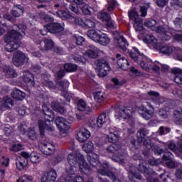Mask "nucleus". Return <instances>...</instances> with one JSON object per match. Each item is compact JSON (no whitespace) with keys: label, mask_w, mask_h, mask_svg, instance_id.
<instances>
[{"label":"nucleus","mask_w":182,"mask_h":182,"mask_svg":"<svg viewBox=\"0 0 182 182\" xmlns=\"http://www.w3.org/2000/svg\"><path fill=\"white\" fill-rule=\"evenodd\" d=\"M68 166L66 168V173L68 177L65 178V181L73 182V179L71 176L76 174L77 171V167H80V171L84 174H90L92 168L85 161V157L81 154L71 153L68 156Z\"/></svg>","instance_id":"f257e3e1"},{"label":"nucleus","mask_w":182,"mask_h":182,"mask_svg":"<svg viewBox=\"0 0 182 182\" xmlns=\"http://www.w3.org/2000/svg\"><path fill=\"white\" fill-rule=\"evenodd\" d=\"M17 28L18 31L12 29L9 31L4 37V42L6 45V50L7 52H15L19 46H21L20 40L25 36L26 31V26L24 24H19Z\"/></svg>","instance_id":"f03ea898"},{"label":"nucleus","mask_w":182,"mask_h":182,"mask_svg":"<svg viewBox=\"0 0 182 182\" xmlns=\"http://www.w3.org/2000/svg\"><path fill=\"white\" fill-rule=\"evenodd\" d=\"M106 123H110V119L109 116L105 112L102 113L97 119H92L90 121V127L98 130V129H102L104 124Z\"/></svg>","instance_id":"7ed1b4c3"},{"label":"nucleus","mask_w":182,"mask_h":182,"mask_svg":"<svg viewBox=\"0 0 182 182\" xmlns=\"http://www.w3.org/2000/svg\"><path fill=\"white\" fill-rule=\"evenodd\" d=\"M154 32L161 35V38L163 41H170L171 39V35H174V29L169 28L167 26L159 25L156 26Z\"/></svg>","instance_id":"20e7f679"},{"label":"nucleus","mask_w":182,"mask_h":182,"mask_svg":"<svg viewBox=\"0 0 182 182\" xmlns=\"http://www.w3.org/2000/svg\"><path fill=\"white\" fill-rule=\"evenodd\" d=\"M122 149V146L119 144H112L105 149V152L107 154H112V159L114 161H121V163H124V157L122 155L119 156L116 153Z\"/></svg>","instance_id":"39448f33"},{"label":"nucleus","mask_w":182,"mask_h":182,"mask_svg":"<svg viewBox=\"0 0 182 182\" xmlns=\"http://www.w3.org/2000/svg\"><path fill=\"white\" fill-rule=\"evenodd\" d=\"M95 63L98 69V75L100 77H105V76H107V73L110 71V65H109V62L105 59H98L95 60Z\"/></svg>","instance_id":"423d86ee"},{"label":"nucleus","mask_w":182,"mask_h":182,"mask_svg":"<svg viewBox=\"0 0 182 182\" xmlns=\"http://www.w3.org/2000/svg\"><path fill=\"white\" fill-rule=\"evenodd\" d=\"M129 19L134 21V28L136 31H143V20L140 18L136 10H132L129 14Z\"/></svg>","instance_id":"0eeeda50"},{"label":"nucleus","mask_w":182,"mask_h":182,"mask_svg":"<svg viewBox=\"0 0 182 182\" xmlns=\"http://www.w3.org/2000/svg\"><path fill=\"white\" fill-rule=\"evenodd\" d=\"M55 124L60 133H66L70 129V122L61 117H56Z\"/></svg>","instance_id":"6e6552de"},{"label":"nucleus","mask_w":182,"mask_h":182,"mask_svg":"<svg viewBox=\"0 0 182 182\" xmlns=\"http://www.w3.org/2000/svg\"><path fill=\"white\" fill-rule=\"evenodd\" d=\"M29 159V153L22 151L21 152V156L16 159V164L18 170H23L28 164V159Z\"/></svg>","instance_id":"1a4fd4ad"},{"label":"nucleus","mask_w":182,"mask_h":182,"mask_svg":"<svg viewBox=\"0 0 182 182\" xmlns=\"http://www.w3.org/2000/svg\"><path fill=\"white\" fill-rule=\"evenodd\" d=\"M26 59V55L21 51H17L14 53L13 57V63L17 68L23 66L25 65V60Z\"/></svg>","instance_id":"9d476101"},{"label":"nucleus","mask_w":182,"mask_h":182,"mask_svg":"<svg viewBox=\"0 0 182 182\" xmlns=\"http://www.w3.org/2000/svg\"><path fill=\"white\" fill-rule=\"evenodd\" d=\"M41 153L46 156H52L55 153V146L49 142L43 143L41 145Z\"/></svg>","instance_id":"9b49d317"},{"label":"nucleus","mask_w":182,"mask_h":182,"mask_svg":"<svg viewBox=\"0 0 182 182\" xmlns=\"http://www.w3.org/2000/svg\"><path fill=\"white\" fill-rule=\"evenodd\" d=\"M44 28L50 33H59V32H62L64 29L63 26L58 23H48L45 25Z\"/></svg>","instance_id":"f8f14e48"},{"label":"nucleus","mask_w":182,"mask_h":182,"mask_svg":"<svg viewBox=\"0 0 182 182\" xmlns=\"http://www.w3.org/2000/svg\"><path fill=\"white\" fill-rule=\"evenodd\" d=\"M173 154L171 152H166L163 156V161H166V166L168 168H176L178 164L172 159Z\"/></svg>","instance_id":"ddd939ff"},{"label":"nucleus","mask_w":182,"mask_h":182,"mask_svg":"<svg viewBox=\"0 0 182 182\" xmlns=\"http://www.w3.org/2000/svg\"><path fill=\"white\" fill-rule=\"evenodd\" d=\"M90 137V132L86 128H82L77 134V139L80 143H85Z\"/></svg>","instance_id":"4468645a"},{"label":"nucleus","mask_w":182,"mask_h":182,"mask_svg":"<svg viewBox=\"0 0 182 182\" xmlns=\"http://www.w3.org/2000/svg\"><path fill=\"white\" fill-rule=\"evenodd\" d=\"M75 23L85 28H95L96 26L95 21L89 18L83 20L82 18H77L75 19Z\"/></svg>","instance_id":"2eb2a0df"},{"label":"nucleus","mask_w":182,"mask_h":182,"mask_svg":"<svg viewBox=\"0 0 182 182\" xmlns=\"http://www.w3.org/2000/svg\"><path fill=\"white\" fill-rule=\"evenodd\" d=\"M129 56L134 62H136V63H139L141 59H144L146 60V57L143 55H141L139 52V49H137L136 47H134L132 50H131L129 53Z\"/></svg>","instance_id":"dca6fc26"},{"label":"nucleus","mask_w":182,"mask_h":182,"mask_svg":"<svg viewBox=\"0 0 182 182\" xmlns=\"http://www.w3.org/2000/svg\"><path fill=\"white\" fill-rule=\"evenodd\" d=\"M56 177H58L56 171L51 169L42 176L41 182H55Z\"/></svg>","instance_id":"f3484780"},{"label":"nucleus","mask_w":182,"mask_h":182,"mask_svg":"<svg viewBox=\"0 0 182 182\" xmlns=\"http://www.w3.org/2000/svg\"><path fill=\"white\" fill-rule=\"evenodd\" d=\"M144 146H145L148 150H153L155 154H161V153H163V149H161L160 146L151 143L150 140H145L144 141Z\"/></svg>","instance_id":"a211bd4d"},{"label":"nucleus","mask_w":182,"mask_h":182,"mask_svg":"<svg viewBox=\"0 0 182 182\" xmlns=\"http://www.w3.org/2000/svg\"><path fill=\"white\" fill-rule=\"evenodd\" d=\"M117 65L120 69L122 70H129V61L126 58L122 57V55L117 54Z\"/></svg>","instance_id":"6ab92c4d"},{"label":"nucleus","mask_w":182,"mask_h":182,"mask_svg":"<svg viewBox=\"0 0 182 182\" xmlns=\"http://www.w3.org/2000/svg\"><path fill=\"white\" fill-rule=\"evenodd\" d=\"M109 170V164H105L104 165V168H100L98 170V173L101 176H107L111 180L114 181L116 180V175L112 171H108Z\"/></svg>","instance_id":"aec40b11"},{"label":"nucleus","mask_w":182,"mask_h":182,"mask_svg":"<svg viewBox=\"0 0 182 182\" xmlns=\"http://www.w3.org/2000/svg\"><path fill=\"white\" fill-rule=\"evenodd\" d=\"M42 111L43 114H45L46 121L48 122H53V119L55 118V114H53V112H52V109L48 107L46 105H43L42 106Z\"/></svg>","instance_id":"412c9836"},{"label":"nucleus","mask_w":182,"mask_h":182,"mask_svg":"<svg viewBox=\"0 0 182 182\" xmlns=\"http://www.w3.org/2000/svg\"><path fill=\"white\" fill-rule=\"evenodd\" d=\"M116 116H119V117H122V119H128L130 117V113L132 111L127 109V107H122V108H117L115 109Z\"/></svg>","instance_id":"4be33fe9"},{"label":"nucleus","mask_w":182,"mask_h":182,"mask_svg":"<svg viewBox=\"0 0 182 182\" xmlns=\"http://www.w3.org/2000/svg\"><path fill=\"white\" fill-rule=\"evenodd\" d=\"M56 85L59 90L65 93L64 97H66L68 96V87H69V82L67 80L62 81L60 80H57Z\"/></svg>","instance_id":"5701e85b"},{"label":"nucleus","mask_w":182,"mask_h":182,"mask_svg":"<svg viewBox=\"0 0 182 182\" xmlns=\"http://www.w3.org/2000/svg\"><path fill=\"white\" fill-rule=\"evenodd\" d=\"M87 159L92 167H97V166H100L98 154L93 153L89 154L87 156Z\"/></svg>","instance_id":"b1692460"},{"label":"nucleus","mask_w":182,"mask_h":182,"mask_svg":"<svg viewBox=\"0 0 182 182\" xmlns=\"http://www.w3.org/2000/svg\"><path fill=\"white\" fill-rule=\"evenodd\" d=\"M38 127L40 130V134L41 136H45V130H48V132H53V128L52 126L46 124V122L43 120L38 121Z\"/></svg>","instance_id":"393cba45"},{"label":"nucleus","mask_w":182,"mask_h":182,"mask_svg":"<svg viewBox=\"0 0 182 182\" xmlns=\"http://www.w3.org/2000/svg\"><path fill=\"white\" fill-rule=\"evenodd\" d=\"M144 42L148 45H152L155 49H159L160 43H157V38L153 35H147L144 38Z\"/></svg>","instance_id":"a878e982"},{"label":"nucleus","mask_w":182,"mask_h":182,"mask_svg":"<svg viewBox=\"0 0 182 182\" xmlns=\"http://www.w3.org/2000/svg\"><path fill=\"white\" fill-rule=\"evenodd\" d=\"M148 99L151 101L154 105H160V94L155 91H149L148 92Z\"/></svg>","instance_id":"bb28decb"},{"label":"nucleus","mask_w":182,"mask_h":182,"mask_svg":"<svg viewBox=\"0 0 182 182\" xmlns=\"http://www.w3.org/2000/svg\"><path fill=\"white\" fill-rule=\"evenodd\" d=\"M139 113L145 120H150L153 117V112L146 109L144 106L140 107L138 109Z\"/></svg>","instance_id":"cd10ccee"},{"label":"nucleus","mask_w":182,"mask_h":182,"mask_svg":"<svg viewBox=\"0 0 182 182\" xmlns=\"http://www.w3.org/2000/svg\"><path fill=\"white\" fill-rule=\"evenodd\" d=\"M171 73L175 75L174 82L178 85H182V70L175 68L171 70Z\"/></svg>","instance_id":"c85d7f7f"},{"label":"nucleus","mask_w":182,"mask_h":182,"mask_svg":"<svg viewBox=\"0 0 182 182\" xmlns=\"http://www.w3.org/2000/svg\"><path fill=\"white\" fill-rule=\"evenodd\" d=\"M23 7L21 5H15L11 11V14L14 18H19L23 14Z\"/></svg>","instance_id":"c756f323"},{"label":"nucleus","mask_w":182,"mask_h":182,"mask_svg":"<svg viewBox=\"0 0 182 182\" xmlns=\"http://www.w3.org/2000/svg\"><path fill=\"white\" fill-rule=\"evenodd\" d=\"M26 97V94L21 90L15 88L11 92V97L16 100H23Z\"/></svg>","instance_id":"7c9ffc66"},{"label":"nucleus","mask_w":182,"mask_h":182,"mask_svg":"<svg viewBox=\"0 0 182 182\" xmlns=\"http://www.w3.org/2000/svg\"><path fill=\"white\" fill-rule=\"evenodd\" d=\"M108 141L109 143H116V141H119V135H117V132L113 129H109V134L107 135Z\"/></svg>","instance_id":"2f4dec72"},{"label":"nucleus","mask_w":182,"mask_h":182,"mask_svg":"<svg viewBox=\"0 0 182 182\" xmlns=\"http://www.w3.org/2000/svg\"><path fill=\"white\" fill-rule=\"evenodd\" d=\"M41 50H50L55 45L53 41L50 39H46L41 43Z\"/></svg>","instance_id":"473e14b6"},{"label":"nucleus","mask_w":182,"mask_h":182,"mask_svg":"<svg viewBox=\"0 0 182 182\" xmlns=\"http://www.w3.org/2000/svg\"><path fill=\"white\" fill-rule=\"evenodd\" d=\"M149 134V130L147 129H140L137 134L136 136L138 137V141L139 143H143V141H146V136H147Z\"/></svg>","instance_id":"72a5a7b5"},{"label":"nucleus","mask_w":182,"mask_h":182,"mask_svg":"<svg viewBox=\"0 0 182 182\" xmlns=\"http://www.w3.org/2000/svg\"><path fill=\"white\" fill-rule=\"evenodd\" d=\"M161 53L164 55H171V53H174V49L176 47L168 46H161L159 44V47L158 48Z\"/></svg>","instance_id":"f704fd0d"},{"label":"nucleus","mask_w":182,"mask_h":182,"mask_svg":"<svg viewBox=\"0 0 182 182\" xmlns=\"http://www.w3.org/2000/svg\"><path fill=\"white\" fill-rule=\"evenodd\" d=\"M138 63H139L141 68H142V69L146 72H149V70H151V61L150 60H147L146 57L145 60L141 59Z\"/></svg>","instance_id":"c9c22d12"},{"label":"nucleus","mask_w":182,"mask_h":182,"mask_svg":"<svg viewBox=\"0 0 182 182\" xmlns=\"http://www.w3.org/2000/svg\"><path fill=\"white\" fill-rule=\"evenodd\" d=\"M11 106H14V100H12L9 97H4L3 98V102L0 101V110H1L2 107L9 109Z\"/></svg>","instance_id":"e433bc0d"},{"label":"nucleus","mask_w":182,"mask_h":182,"mask_svg":"<svg viewBox=\"0 0 182 182\" xmlns=\"http://www.w3.org/2000/svg\"><path fill=\"white\" fill-rule=\"evenodd\" d=\"M97 43L102 45V46H106L110 43V38L107 36V34H101L100 37H98V40Z\"/></svg>","instance_id":"4c0bfd02"},{"label":"nucleus","mask_w":182,"mask_h":182,"mask_svg":"<svg viewBox=\"0 0 182 182\" xmlns=\"http://www.w3.org/2000/svg\"><path fill=\"white\" fill-rule=\"evenodd\" d=\"M85 53L87 56L91 58L92 59H96L97 58H99V49L93 46H92L91 49L86 51Z\"/></svg>","instance_id":"58836bf2"},{"label":"nucleus","mask_w":182,"mask_h":182,"mask_svg":"<svg viewBox=\"0 0 182 182\" xmlns=\"http://www.w3.org/2000/svg\"><path fill=\"white\" fill-rule=\"evenodd\" d=\"M144 25L146 28H149V29L154 31L157 26V21L153 18H149L144 21Z\"/></svg>","instance_id":"ea45409f"},{"label":"nucleus","mask_w":182,"mask_h":182,"mask_svg":"<svg viewBox=\"0 0 182 182\" xmlns=\"http://www.w3.org/2000/svg\"><path fill=\"white\" fill-rule=\"evenodd\" d=\"M118 46L122 49V50L124 51L126 49H127V46H129V43H127V40L123 37V36H121L118 39Z\"/></svg>","instance_id":"a19ab883"},{"label":"nucleus","mask_w":182,"mask_h":182,"mask_svg":"<svg viewBox=\"0 0 182 182\" xmlns=\"http://www.w3.org/2000/svg\"><path fill=\"white\" fill-rule=\"evenodd\" d=\"M87 36L88 38H90V39L94 41V42H97L100 34H99V33L95 30H90L87 32Z\"/></svg>","instance_id":"79ce46f5"},{"label":"nucleus","mask_w":182,"mask_h":182,"mask_svg":"<svg viewBox=\"0 0 182 182\" xmlns=\"http://www.w3.org/2000/svg\"><path fill=\"white\" fill-rule=\"evenodd\" d=\"M78 110L80 112H89L90 110V107L87 106V104L83 100H80L77 102Z\"/></svg>","instance_id":"37998d69"},{"label":"nucleus","mask_w":182,"mask_h":182,"mask_svg":"<svg viewBox=\"0 0 182 182\" xmlns=\"http://www.w3.org/2000/svg\"><path fill=\"white\" fill-rule=\"evenodd\" d=\"M4 73L7 77H16V76H18L16 71H15L14 68H11L9 67H5Z\"/></svg>","instance_id":"c03bdc74"},{"label":"nucleus","mask_w":182,"mask_h":182,"mask_svg":"<svg viewBox=\"0 0 182 182\" xmlns=\"http://www.w3.org/2000/svg\"><path fill=\"white\" fill-rule=\"evenodd\" d=\"M139 171L143 174H147L149 173V168H147V162L141 160L139 164Z\"/></svg>","instance_id":"a18cd8bd"},{"label":"nucleus","mask_w":182,"mask_h":182,"mask_svg":"<svg viewBox=\"0 0 182 182\" xmlns=\"http://www.w3.org/2000/svg\"><path fill=\"white\" fill-rule=\"evenodd\" d=\"M173 114L177 124H182V108L176 109Z\"/></svg>","instance_id":"49530a36"},{"label":"nucleus","mask_w":182,"mask_h":182,"mask_svg":"<svg viewBox=\"0 0 182 182\" xmlns=\"http://www.w3.org/2000/svg\"><path fill=\"white\" fill-rule=\"evenodd\" d=\"M99 19L102 20V22L110 21V14L106 13L105 11H99L97 14Z\"/></svg>","instance_id":"de8ad7c7"},{"label":"nucleus","mask_w":182,"mask_h":182,"mask_svg":"<svg viewBox=\"0 0 182 182\" xmlns=\"http://www.w3.org/2000/svg\"><path fill=\"white\" fill-rule=\"evenodd\" d=\"M94 99L97 103H102L105 101V92L100 91L95 92Z\"/></svg>","instance_id":"09e8293b"},{"label":"nucleus","mask_w":182,"mask_h":182,"mask_svg":"<svg viewBox=\"0 0 182 182\" xmlns=\"http://www.w3.org/2000/svg\"><path fill=\"white\" fill-rule=\"evenodd\" d=\"M173 58L176 60H182V50L178 47H175L173 50Z\"/></svg>","instance_id":"8fccbe9b"},{"label":"nucleus","mask_w":182,"mask_h":182,"mask_svg":"<svg viewBox=\"0 0 182 182\" xmlns=\"http://www.w3.org/2000/svg\"><path fill=\"white\" fill-rule=\"evenodd\" d=\"M94 147L95 145L93 144V143L92 141H89L84 144L82 149L84 151H85L86 153H90L93 151Z\"/></svg>","instance_id":"3c124183"},{"label":"nucleus","mask_w":182,"mask_h":182,"mask_svg":"<svg viewBox=\"0 0 182 182\" xmlns=\"http://www.w3.org/2000/svg\"><path fill=\"white\" fill-rule=\"evenodd\" d=\"M29 159L33 164L39 163V161H41V157L36 152H33L31 154V155L29 154Z\"/></svg>","instance_id":"603ef678"},{"label":"nucleus","mask_w":182,"mask_h":182,"mask_svg":"<svg viewBox=\"0 0 182 182\" xmlns=\"http://www.w3.org/2000/svg\"><path fill=\"white\" fill-rule=\"evenodd\" d=\"M64 69L66 70V72H75V70L77 69V66L75 64L66 63L64 65Z\"/></svg>","instance_id":"864d4df0"},{"label":"nucleus","mask_w":182,"mask_h":182,"mask_svg":"<svg viewBox=\"0 0 182 182\" xmlns=\"http://www.w3.org/2000/svg\"><path fill=\"white\" fill-rule=\"evenodd\" d=\"M23 80L26 83H33L34 80L33 75L29 72H26L24 75Z\"/></svg>","instance_id":"5fc2aeb1"},{"label":"nucleus","mask_w":182,"mask_h":182,"mask_svg":"<svg viewBox=\"0 0 182 182\" xmlns=\"http://www.w3.org/2000/svg\"><path fill=\"white\" fill-rule=\"evenodd\" d=\"M107 11L112 12V11H114V8H116V5H117V2L116 1V0H107Z\"/></svg>","instance_id":"6e6d98bb"},{"label":"nucleus","mask_w":182,"mask_h":182,"mask_svg":"<svg viewBox=\"0 0 182 182\" xmlns=\"http://www.w3.org/2000/svg\"><path fill=\"white\" fill-rule=\"evenodd\" d=\"M17 182H33V178L29 175H23L17 180Z\"/></svg>","instance_id":"4d7b16f0"},{"label":"nucleus","mask_w":182,"mask_h":182,"mask_svg":"<svg viewBox=\"0 0 182 182\" xmlns=\"http://www.w3.org/2000/svg\"><path fill=\"white\" fill-rule=\"evenodd\" d=\"M130 177H134L135 178H136V180H141V176L136 173V171L133 168H129V178H130Z\"/></svg>","instance_id":"13d9d810"},{"label":"nucleus","mask_w":182,"mask_h":182,"mask_svg":"<svg viewBox=\"0 0 182 182\" xmlns=\"http://www.w3.org/2000/svg\"><path fill=\"white\" fill-rule=\"evenodd\" d=\"M39 16L41 19H43V21H45V22H53V21H54L53 18L49 16L48 14H46L43 12H41L39 14Z\"/></svg>","instance_id":"bf43d9fd"},{"label":"nucleus","mask_w":182,"mask_h":182,"mask_svg":"<svg viewBox=\"0 0 182 182\" xmlns=\"http://www.w3.org/2000/svg\"><path fill=\"white\" fill-rule=\"evenodd\" d=\"M151 69L154 72H160V68H161V64L159 62H151Z\"/></svg>","instance_id":"052dcab7"},{"label":"nucleus","mask_w":182,"mask_h":182,"mask_svg":"<svg viewBox=\"0 0 182 182\" xmlns=\"http://www.w3.org/2000/svg\"><path fill=\"white\" fill-rule=\"evenodd\" d=\"M82 11L85 14V15H90L93 14V9L89 5L86 4L82 7Z\"/></svg>","instance_id":"680f3d73"},{"label":"nucleus","mask_w":182,"mask_h":182,"mask_svg":"<svg viewBox=\"0 0 182 182\" xmlns=\"http://www.w3.org/2000/svg\"><path fill=\"white\" fill-rule=\"evenodd\" d=\"M172 93L175 97L182 100V88H175Z\"/></svg>","instance_id":"e2e57ef3"},{"label":"nucleus","mask_w":182,"mask_h":182,"mask_svg":"<svg viewBox=\"0 0 182 182\" xmlns=\"http://www.w3.org/2000/svg\"><path fill=\"white\" fill-rule=\"evenodd\" d=\"M56 14L57 16H58L59 18H62V19H68V18H69V14L65 11H58Z\"/></svg>","instance_id":"0e129e2a"},{"label":"nucleus","mask_w":182,"mask_h":182,"mask_svg":"<svg viewBox=\"0 0 182 182\" xmlns=\"http://www.w3.org/2000/svg\"><path fill=\"white\" fill-rule=\"evenodd\" d=\"M31 70L34 73H41V72H42V68L38 65L35 64L31 67Z\"/></svg>","instance_id":"69168bd1"},{"label":"nucleus","mask_w":182,"mask_h":182,"mask_svg":"<svg viewBox=\"0 0 182 182\" xmlns=\"http://www.w3.org/2000/svg\"><path fill=\"white\" fill-rule=\"evenodd\" d=\"M172 36H173V39L175 41H177V42H181L182 43V34H180L177 33L176 30H174L173 34H171Z\"/></svg>","instance_id":"338daca9"},{"label":"nucleus","mask_w":182,"mask_h":182,"mask_svg":"<svg viewBox=\"0 0 182 182\" xmlns=\"http://www.w3.org/2000/svg\"><path fill=\"white\" fill-rule=\"evenodd\" d=\"M160 136H163V134H167V133H170V128L161 127L159 129Z\"/></svg>","instance_id":"774afa93"}]
</instances>
